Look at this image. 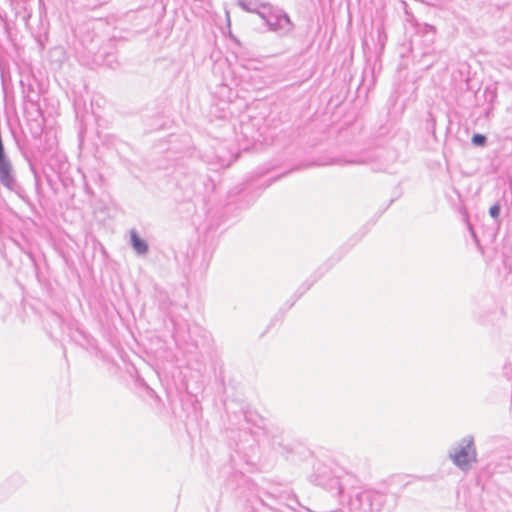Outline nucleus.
Segmentation results:
<instances>
[{
	"mask_svg": "<svg viewBox=\"0 0 512 512\" xmlns=\"http://www.w3.org/2000/svg\"><path fill=\"white\" fill-rule=\"evenodd\" d=\"M447 458L463 473H468L478 462V452L473 435L468 434L454 442L447 450Z\"/></svg>",
	"mask_w": 512,
	"mask_h": 512,
	"instance_id": "nucleus-1",
	"label": "nucleus"
},
{
	"mask_svg": "<svg viewBox=\"0 0 512 512\" xmlns=\"http://www.w3.org/2000/svg\"><path fill=\"white\" fill-rule=\"evenodd\" d=\"M340 469L333 470L330 467H314V473L311 475V481L331 492H335L340 497V502L343 504V499L346 494V482L351 479L350 476L342 478L339 473Z\"/></svg>",
	"mask_w": 512,
	"mask_h": 512,
	"instance_id": "nucleus-2",
	"label": "nucleus"
},
{
	"mask_svg": "<svg viewBox=\"0 0 512 512\" xmlns=\"http://www.w3.org/2000/svg\"><path fill=\"white\" fill-rule=\"evenodd\" d=\"M256 14L265 22L270 31L285 34L293 28L290 17L283 10L276 9L270 4H261L256 10Z\"/></svg>",
	"mask_w": 512,
	"mask_h": 512,
	"instance_id": "nucleus-3",
	"label": "nucleus"
},
{
	"mask_svg": "<svg viewBox=\"0 0 512 512\" xmlns=\"http://www.w3.org/2000/svg\"><path fill=\"white\" fill-rule=\"evenodd\" d=\"M372 497L370 491L352 488L347 494V505L352 511L370 509Z\"/></svg>",
	"mask_w": 512,
	"mask_h": 512,
	"instance_id": "nucleus-4",
	"label": "nucleus"
},
{
	"mask_svg": "<svg viewBox=\"0 0 512 512\" xmlns=\"http://www.w3.org/2000/svg\"><path fill=\"white\" fill-rule=\"evenodd\" d=\"M130 244L138 255H144L149 250L148 243L134 229L130 231Z\"/></svg>",
	"mask_w": 512,
	"mask_h": 512,
	"instance_id": "nucleus-5",
	"label": "nucleus"
},
{
	"mask_svg": "<svg viewBox=\"0 0 512 512\" xmlns=\"http://www.w3.org/2000/svg\"><path fill=\"white\" fill-rule=\"evenodd\" d=\"M315 281L316 279L304 282L295 293L296 299H299L306 291H308Z\"/></svg>",
	"mask_w": 512,
	"mask_h": 512,
	"instance_id": "nucleus-6",
	"label": "nucleus"
},
{
	"mask_svg": "<svg viewBox=\"0 0 512 512\" xmlns=\"http://www.w3.org/2000/svg\"><path fill=\"white\" fill-rule=\"evenodd\" d=\"M435 127H436V119L433 116L431 112L428 113L427 119H426V129L427 131L431 132L432 134L435 133Z\"/></svg>",
	"mask_w": 512,
	"mask_h": 512,
	"instance_id": "nucleus-7",
	"label": "nucleus"
},
{
	"mask_svg": "<svg viewBox=\"0 0 512 512\" xmlns=\"http://www.w3.org/2000/svg\"><path fill=\"white\" fill-rule=\"evenodd\" d=\"M471 142L475 146H484L487 142V137L483 134L476 133L472 136Z\"/></svg>",
	"mask_w": 512,
	"mask_h": 512,
	"instance_id": "nucleus-8",
	"label": "nucleus"
},
{
	"mask_svg": "<svg viewBox=\"0 0 512 512\" xmlns=\"http://www.w3.org/2000/svg\"><path fill=\"white\" fill-rule=\"evenodd\" d=\"M249 78L254 81V83L252 84L253 89H261L263 81L259 76V71H255L253 75L249 76Z\"/></svg>",
	"mask_w": 512,
	"mask_h": 512,
	"instance_id": "nucleus-9",
	"label": "nucleus"
},
{
	"mask_svg": "<svg viewBox=\"0 0 512 512\" xmlns=\"http://www.w3.org/2000/svg\"><path fill=\"white\" fill-rule=\"evenodd\" d=\"M501 212V206L499 203L494 204L489 209V214L493 219H497Z\"/></svg>",
	"mask_w": 512,
	"mask_h": 512,
	"instance_id": "nucleus-10",
	"label": "nucleus"
},
{
	"mask_svg": "<svg viewBox=\"0 0 512 512\" xmlns=\"http://www.w3.org/2000/svg\"><path fill=\"white\" fill-rule=\"evenodd\" d=\"M504 375L508 380H512V367L509 364L504 365Z\"/></svg>",
	"mask_w": 512,
	"mask_h": 512,
	"instance_id": "nucleus-11",
	"label": "nucleus"
},
{
	"mask_svg": "<svg viewBox=\"0 0 512 512\" xmlns=\"http://www.w3.org/2000/svg\"><path fill=\"white\" fill-rule=\"evenodd\" d=\"M239 5L246 11H249V12H255L256 13V10L257 9H252L250 6H249V3H246L245 1H239Z\"/></svg>",
	"mask_w": 512,
	"mask_h": 512,
	"instance_id": "nucleus-12",
	"label": "nucleus"
},
{
	"mask_svg": "<svg viewBox=\"0 0 512 512\" xmlns=\"http://www.w3.org/2000/svg\"><path fill=\"white\" fill-rule=\"evenodd\" d=\"M470 230H471V233H472V236H473L474 240H475V241H476V243L478 244V243H479V241H478V239H477V237H476V234L474 233V231H473L471 228H470Z\"/></svg>",
	"mask_w": 512,
	"mask_h": 512,
	"instance_id": "nucleus-13",
	"label": "nucleus"
},
{
	"mask_svg": "<svg viewBox=\"0 0 512 512\" xmlns=\"http://www.w3.org/2000/svg\"><path fill=\"white\" fill-rule=\"evenodd\" d=\"M348 163L353 164V163H358V162L357 161H348Z\"/></svg>",
	"mask_w": 512,
	"mask_h": 512,
	"instance_id": "nucleus-14",
	"label": "nucleus"
}]
</instances>
